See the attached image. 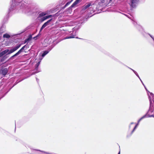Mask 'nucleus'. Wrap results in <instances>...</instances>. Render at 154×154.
I'll return each instance as SVG.
<instances>
[{"label":"nucleus","mask_w":154,"mask_h":154,"mask_svg":"<svg viewBox=\"0 0 154 154\" xmlns=\"http://www.w3.org/2000/svg\"><path fill=\"white\" fill-rule=\"evenodd\" d=\"M33 39H34L35 40H36L37 39V38H36V37L35 36L33 38Z\"/></svg>","instance_id":"nucleus-27"},{"label":"nucleus","mask_w":154,"mask_h":154,"mask_svg":"<svg viewBox=\"0 0 154 154\" xmlns=\"http://www.w3.org/2000/svg\"><path fill=\"white\" fill-rule=\"evenodd\" d=\"M75 38V36L74 35H72L70 36H68L66 38V39H68L70 38Z\"/></svg>","instance_id":"nucleus-20"},{"label":"nucleus","mask_w":154,"mask_h":154,"mask_svg":"<svg viewBox=\"0 0 154 154\" xmlns=\"http://www.w3.org/2000/svg\"><path fill=\"white\" fill-rule=\"evenodd\" d=\"M91 6V3H86L84 6H83L82 9L83 10H85L87 9L88 8H89L90 6Z\"/></svg>","instance_id":"nucleus-13"},{"label":"nucleus","mask_w":154,"mask_h":154,"mask_svg":"<svg viewBox=\"0 0 154 154\" xmlns=\"http://www.w3.org/2000/svg\"><path fill=\"white\" fill-rule=\"evenodd\" d=\"M140 79V81H141V83H142L143 85V86H144V87H145V88L146 89V87H145V85H144V84L143 83V82L141 80V79Z\"/></svg>","instance_id":"nucleus-25"},{"label":"nucleus","mask_w":154,"mask_h":154,"mask_svg":"<svg viewBox=\"0 0 154 154\" xmlns=\"http://www.w3.org/2000/svg\"><path fill=\"white\" fill-rule=\"evenodd\" d=\"M128 67V68H129V69H131V70H132L134 72V74L136 75V76L139 78V79H140V77H139L137 73L134 70H133V69H132L131 68Z\"/></svg>","instance_id":"nucleus-16"},{"label":"nucleus","mask_w":154,"mask_h":154,"mask_svg":"<svg viewBox=\"0 0 154 154\" xmlns=\"http://www.w3.org/2000/svg\"><path fill=\"white\" fill-rule=\"evenodd\" d=\"M46 17H47V19L48 18H50V17H52V15H47V16H46Z\"/></svg>","instance_id":"nucleus-23"},{"label":"nucleus","mask_w":154,"mask_h":154,"mask_svg":"<svg viewBox=\"0 0 154 154\" xmlns=\"http://www.w3.org/2000/svg\"><path fill=\"white\" fill-rule=\"evenodd\" d=\"M36 80H37V81L38 82V79L37 78H36Z\"/></svg>","instance_id":"nucleus-30"},{"label":"nucleus","mask_w":154,"mask_h":154,"mask_svg":"<svg viewBox=\"0 0 154 154\" xmlns=\"http://www.w3.org/2000/svg\"><path fill=\"white\" fill-rule=\"evenodd\" d=\"M112 0H110V1H112Z\"/></svg>","instance_id":"nucleus-31"},{"label":"nucleus","mask_w":154,"mask_h":154,"mask_svg":"<svg viewBox=\"0 0 154 154\" xmlns=\"http://www.w3.org/2000/svg\"><path fill=\"white\" fill-rule=\"evenodd\" d=\"M41 35V34H40L39 33L36 36H35L36 37V38H38V37L40 36V35Z\"/></svg>","instance_id":"nucleus-26"},{"label":"nucleus","mask_w":154,"mask_h":154,"mask_svg":"<svg viewBox=\"0 0 154 154\" xmlns=\"http://www.w3.org/2000/svg\"><path fill=\"white\" fill-rule=\"evenodd\" d=\"M146 114L145 115H144V116H143L142 117H141L138 120V123L136 124V125H135V127H134V129H133V130L132 131V132H131V134H132L134 131H135V130L136 129V128L137 127L138 124H139V122L140 121L142 120L144 118H145L146 117Z\"/></svg>","instance_id":"nucleus-9"},{"label":"nucleus","mask_w":154,"mask_h":154,"mask_svg":"<svg viewBox=\"0 0 154 154\" xmlns=\"http://www.w3.org/2000/svg\"><path fill=\"white\" fill-rule=\"evenodd\" d=\"M27 2H26L24 1H20L17 0H13L11 4V7L8 9L7 18L9 16L10 12L12 11H16L17 10L19 11L21 10L25 13L29 12L30 11V8L27 5Z\"/></svg>","instance_id":"nucleus-1"},{"label":"nucleus","mask_w":154,"mask_h":154,"mask_svg":"<svg viewBox=\"0 0 154 154\" xmlns=\"http://www.w3.org/2000/svg\"><path fill=\"white\" fill-rule=\"evenodd\" d=\"M21 45V44L17 45L15 47H14L13 48L10 50H9L8 54H10L16 51L18 48H19L20 47Z\"/></svg>","instance_id":"nucleus-4"},{"label":"nucleus","mask_w":154,"mask_h":154,"mask_svg":"<svg viewBox=\"0 0 154 154\" xmlns=\"http://www.w3.org/2000/svg\"><path fill=\"white\" fill-rule=\"evenodd\" d=\"M118 154H120V151H119V152L118 153Z\"/></svg>","instance_id":"nucleus-29"},{"label":"nucleus","mask_w":154,"mask_h":154,"mask_svg":"<svg viewBox=\"0 0 154 154\" xmlns=\"http://www.w3.org/2000/svg\"><path fill=\"white\" fill-rule=\"evenodd\" d=\"M52 19H51L48 21H47L42 26V27L41 28L40 31L42 30L45 27H46V26H47L48 25H49L51 24V21Z\"/></svg>","instance_id":"nucleus-7"},{"label":"nucleus","mask_w":154,"mask_h":154,"mask_svg":"<svg viewBox=\"0 0 154 154\" xmlns=\"http://www.w3.org/2000/svg\"><path fill=\"white\" fill-rule=\"evenodd\" d=\"M29 48V46L28 45H25L22 47L15 54L12 56L10 57V59L11 60H12L14 57L15 56L18 55L20 53L23 51L24 50H26Z\"/></svg>","instance_id":"nucleus-3"},{"label":"nucleus","mask_w":154,"mask_h":154,"mask_svg":"<svg viewBox=\"0 0 154 154\" xmlns=\"http://www.w3.org/2000/svg\"><path fill=\"white\" fill-rule=\"evenodd\" d=\"M152 103L151 101L150 100V107L149 110L148 112V113L149 114H152L153 113H154V110H152V107L153 106H152ZM149 117H154V115L152 114Z\"/></svg>","instance_id":"nucleus-5"},{"label":"nucleus","mask_w":154,"mask_h":154,"mask_svg":"<svg viewBox=\"0 0 154 154\" xmlns=\"http://www.w3.org/2000/svg\"><path fill=\"white\" fill-rule=\"evenodd\" d=\"M9 51V49H6L2 52H0V57H2L4 55H5L6 54H6V56H7L8 54V52Z\"/></svg>","instance_id":"nucleus-11"},{"label":"nucleus","mask_w":154,"mask_h":154,"mask_svg":"<svg viewBox=\"0 0 154 154\" xmlns=\"http://www.w3.org/2000/svg\"><path fill=\"white\" fill-rule=\"evenodd\" d=\"M103 4L104 3H103V2H99L98 4L99 5L101 6L102 7H104Z\"/></svg>","instance_id":"nucleus-22"},{"label":"nucleus","mask_w":154,"mask_h":154,"mask_svg":"<svg viewBox=\"0 0 154 154\" xmlns=\"http://www.w3.org/2000/svg\"><path fill=\"white\" fill-rule=\"evenodd\" d=\"M41 61H40L37 63L35 66V69L34 70L35 73H38L40 71V70H38V66H39Z\"/></svg>","instance_id":"nucleus-14"},{"label":"nucleus","mask_w":154,"mask_h":154,"mask_svg":"<svg viewBox=\"0 0 154 154\" xmlns=\"http://www.w3.org/2000/svg\"><path fill=\"white\" fill-rule=\"evenodd\" d=\"M47 19V18L46 16H45L42 18L40 19V21L41 22H42L46 20Z\"/></svg>","instance_id":"nucleus-18"},{"label":"nucleus","mask_w":154,"mask_h":154,"mask_svg":"<svg viewBox=\"0 0 154 154\" xmlns=\"http://www.w3.org/2000/svg\"><path fill=\"white\" fill-rule=\"evenodd\" d=\"M3 37L4 38H9L10 37V36L8 34L6 33L3 35Z\"/></svg>","instance_id":"nucleus-17"},{"label":"nucleus","mask_w":154,"mask_h":154,"mask_svg":"<svg viewBox=\"0 0 154 154\" xmlns=\"http://www.w3.org/2000/svg\"><path fill=\"white\" fill-rule=\"evenodd\" d=\"M73 0H71L70 1H69L67 2L64 6V8H65Z\"/></svg>","instance_id":"nucleus-21"},{"label":"nucleus","mask_w":154,"mask_h":154,"mask_svg":"<svg viewBox=\"0 0 154 154\" xmlns=\"http://www.w3.org/2000/svg\"><path fill=\"white\" fill-rule=\"evenodd\" d=\"M54 47V46H53L52 47H50L47 50L44 51H43V53L42 55V57H45L53 48Z\"/></svg>","instance_id":"nucleus-8"},{"label":"nucleus","mask_w":154,"mask_h":154,"mask_svg":"<svg viewBox=\"0 0 154 154\" xmlns=\"http://www.w3.org/2000/svg\"><path fill=\"white\" fill-rule=\"evenodd\" d=\"M6 57H6V56H4V57H2V60H1V61H3V59H5V58H6Z\"/></svg>","instance_id":"nucleus-24"},{"label":"nucleus","mask_w":154,"mask_h":154,"mask_svg":"<svg viewBox=\"0 0 154 154\" xmlns=\"http://www.w3.org/2000/svg\"><path fill=\"white\" fill-rule=\"evenodd\" d=\"M153 102L154 103V100H153Z\"/></svg>","instance_id":"nucleus-32"},{"label":"nucleus","mask_w":154,"mask_h":154,"mask_svg":"<svg viewBox=\"0 0 154 154\" xmlns=\"http://www.w3.org/2000/svg\"><path fill=\"white\" fill-rule=\"evenodd\" d=\"M126 16L131 19L132 23L134 25L135 27L144 36L146 37L149 33H146L144 32L143 28L140 25L138 24L136 21V20L132 17H130L127 15L125 14Z\"/></svg>","instance_id":"nucleus-2"},{"label":"nucleus","mask_w":154,"mask_h":154,"mask_svg":"<svg viewBox=\"0 0 154 154\" xmlns=\"http://www.w3.org/2000/svg\"><path fill=\"white\" fill-rule=\"evenodd\" d=\"M32 38V36L31 35H30L29 36V37L25 39V42H27L28 41H30L31 40Z\"/></svg>","instance_id":"nucleus-19"},{"label":"nucleus","mask_w":154,"mask_h":154,"mask_svg":"<svg viewBox=\"0 0 154 154\" xmlns=\"http://www.w3.org/2000/svg\"><path fill=\"white\" fill-rule=\"evenodd\" d=\"M82 0H76L68 8L69 9H70L72 8H73L75 6L78 4Z\"/></svg>","instance_id":"nucleus-12"},{"label":"nucleus","mask_w":154,"mask_h":154,"mask_svg":"<svg viewBox=\"0 0 154 154\" xmlns=\"http://www.w3.org/2000/svg\"><path fill=\"white\" fill-rule=\"evenodd\" d=\"M139 2V0H132L131 6L133 8H135Z\"/></svg>","instance_id":"nucleus-10"},{"label":"nucleus","mask_w":154,"mask_h":154,"mask_svg":"<svg viewBox=\"0 0 154 154\" xmlns=\"http://www.w3.org/2000/svg\"><path fill=\"white\" fill-rule=\"evenodd\" d=\"M134 123H133V122H131V125H130L129 126V128H130L131 127V125L133 124H134Z\"/></svg>","instance_id":"nucleus-28"},{"label":"nucleus","mask_w":154,"mask_h":154,"mask_svg":"<svg viewBox=\"0 0 154 154\" xmlns=\"http://www.w3.org/2000/svg\"><path fill=\"white\" fill-rule=\"evenodd\" d=\"M8 69L6 68H2L0 69V73L3 76H5L8 72Z\"/></svg>","instance_id":"nucleus-6"},{"label":"nucleus","mask_w":154,"mask_h":154,"mask_svg":"<svg viewBox=\"0 0 154 154\" xmlns=\"http://www.w3.org/2000/svg\"><path fill=\"white\" fill-rule=\"evenodd\" d=\"M46 14V13L45 12H42L38 14V17L40 18L42 17H44L45 15Z\"/></svg>","instance_id":"nucleus-15"}]
</instances>
